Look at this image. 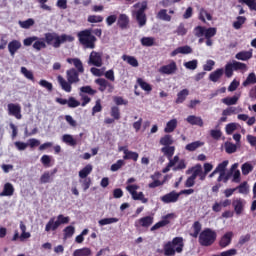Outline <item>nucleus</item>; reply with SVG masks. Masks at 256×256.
<instances>
[{
  "instance_id": "c9c22d12",
  "label": "nucleus",
  "mask_w": 256,
  "mask_h": 256,
  "mask_svg": "<svg viewBox=\"0 0 256 256\" xmlns=\"http://www.w3.org/2000/svg\"><path fill=\"white\" fill-rule=\"evenodd\" d=\"M235 189L241 195H249V184L247 183V181L242 182Z\"/></svg>"
},
{
  "instance_id": "a211bd4d",
  "label": "nucleus",
  "mask_w": 256,
  "mask_h": 256,
  "mask_svg": "<svg viewBox=\"0 0 256 256\" xmlns=\"http://www.w3.org/2000/svg\"><path fill=\"white\" fill-rule=\"evenodd\" d=\"M22 44L19 40H12L8 43V51L11 55V57H15V53L21 49Z\"/></svg>"
},
{
  "instance_id": "de8ad7c7",
  "label": "nucleus",
  "mask_w": 256,
  "mask_h": 256,
  "mask_svg": "<svg viewBox=\"0 0 256 256\" xmlns=\"http://www.w3.org/2000/svg\"><path fill=\"white\" fill-rule=\"evenodd\" d=\"M187 28L185 27V23H180L178 25V27L176 28V30L174 31V33H176V35L180 36V37H185V35H187Z\"/></svg>"
},
{
  "instance_id": "58836bf2",
  "label": "nucleus",
  "mask_w": 256,
  "mask_h": 256,
  "mask_svg": "<svg viewBox=\"0 0 256 256\" xmlns=\"http://www.w3.org/2000/svg\"><path fill=\"white\" fill-rule=\"evenodd\" d=\"M21 73L22 75H24V77L26 79H28L29 81H32V83H35V76L33 75V71L28 70L26 67H21Z\"/></svg>"
},
{
  "instance_id": "473e14b6",
  "label": "nucleus",
  "mask_w": 256,
  "mask_h": 256,
  "mask_svg": "<svg viewBox=\"0 0 256 256\" xmlns=\"http://www.w3.org/2000/svg\"><path fill=\"white\" fill-rule=\"evenodd\" d=\"M177 129V119H172L167 122L166 127L164 128L165 133H173Z\"/></svg>"
},
{
  "instance_id": "864d4df0",
  "label": "nucleus",
  "mask_w": 256,
  "mask_h": 256,
  "mask_svg": "<svg viewBox=\"0 0 256 256\" xmlns=\"http://www.w3.org/2000/svg\"><path fill=\"white\" fill-rule=\"evenodd\" d=\"M110 115L115 119L116 121H119L121 119V110L117 106H112L110 110Z\"/></svg>"
},
{
  "instance_id": "774afa93",
  "label": "nucleus",
  "mask_w": 256,
  "mask_h": 256,
  "mask_svg": "<svg viewBox=\"0 0 256 256\" xmlns=\"http://www.w3.org/2000/svg\"><path fill=\"white\" fill-rule=\"evenodd\" d=\"M241 169H242V174L243 175H248L249 173H251V171H253V165L246 162L242 165Z\"/></svg>"
},
{
  "instance_id": "c03bdc74",
  "label": "nucleus",
  "mask_w": 256,
  "mask_h": 256,
  "mask_svg": "<svg viewBox=\"0 0 256 256\" xmlns=\"http://www.w3.org/2000/svg\"><path fill=\"white\" fill-rule=\"evenodd\" d=\"M19 25L22 29H31L35 25V20L33 18H28L25 21H19Z\"/></svg>"
},
{
  "instance_id": "b1692460",
  "label": "nucleus",
  "mask_w": 256,
  "mask_h": 256,
  "mask_svg": "<svg viewBox=\"0 0 256 256\" xmlns=\"http://www.w3.org/2000/svg\"><path fill=\"white\" fill-rule=\"evenodd\" d=\"M55 173H57V169H54L52 172H44L40 177V183H51V181H53V175H55Z\"/></svg>"
},
{
  "instance_id": "f8f14e48",
  "label": "nucleus",
  "mask_w": 256,
  "mask_h": 256,
  "mask_svg": "<svg viewBox=\"0 0 256 256\" xmlns=\"http://www.w3.org/2000/svg\"><path fill=\"white\" fill-rule=\"evenodd\" d=\"M231 241H233V232H226L219 241V247H221V249H225V247H229V245H231Z\"/></svg>"
},
{
  "instance_id": "f704fd0d",
  "label": "nucleus",
  "mask_w": 256,
  "mask_h": 256,
  "mask_svg": "<svg viewBox=\"0 0 256 256\" xmlns=\"http://www.w3.org/2000/svg\"><path fill=\"white\" fill-rule=\"evenodd\" d=\"M122 59L126 61L128 65H131V67H139V61L135 56L123 55Z\"/></svg>"
},
{
  "instance_id": "423d86ee",
  "label": "nucleus",
  "mask_w": 256,
  "mask_h": 256,
  "mask_svg": "<svg viewBox=\"0 0 256 256\" xmlns=\"http://www.w3.org/2000/svg\"><path fill=\"white\" fill-rule=\"evenodd\" d=\"M90 65H94V67H102L103 66V54L101 52L92 51L89 55Z\"/></svg>"
},
{
  "instance_id": "bb28decb",
  "label": "nucleus",
  "mask_w": 256,
  "mask_h": 256,
  "mask_svg": "<svg viewBox=\"0 0 256 256\" xmlns=\"http://www.w3.org/2000/svg\"><path fill=\"white\" fill-rule=\"evenodd\" d=\"M251 57H253V52L251 51H241L238 52L235 56V58L238 59V61H249Z\"/></svg>"
},
{
  "instance_id": "dca6fc26",
  "label": "nucleus",
  "mask_w": 256,
  "mask_h": 256,
  "mask_svg": "<svg viewBox=\"0 0 256 256\" xmlns=\"http://www.w3.org/2000/svg\"><path fill=\"white\" fill-rule=\"evenodd\" d=\"M179 53L181 55H189L193 53V48H191V46L189 45L180 46L176 48L174 51H172L170 55L171 57H176V55H179Z\"/></svg>"
},
{
  "instance_id": "5701e85b",
  "label": "nucleus",
  "mask_w": 256,
  "mask_h": 256,
  "mask_svg": "<svg viewBox=\"0 0 256 256\" xmlns=\"http://www.w3.org/2000/svg\"><path fill=\"white\" fill-rule=\"evenodd\" d=\"M91 173H93V165L87 164L85 168L78 172V175L80 179H89V175H91Z\"/></svg>"
},
{
  "instance_id": "6e6d98bb",
  "label": "nucleus",
  "mask_w": 256,
  "mask_h": 256,
  "mask_svg": "<svg viewBox=\"0 0 256 256\" xmlns=\"http://www.w3.org/2000/svg\"><path fill=\"white\" fill-rule=\"evenodd\" d=\"M79 93H82L83 95H96L97 94V90L91 88V86H82L80 88V92Z\"/></svg>"
},
{
  "instance_id": "0e129e2a",
  "label": "nucleus",
  "mask_w": 256,
  "mask_h": 256,
  "mask_svg": "<svg viewBox=\"0 0 256 256\" xmlns=\"http://www.w3.org/2000/svg\"><path fill=\"white\" fill-rule=\"evenodd\" d=\"M239 3H244L251 11H256V0H239Z\"/></svg>"
},
{
  "instance_id": "2f4dec72",
  "label": "nucleus",
  "mask_w": 256,
  "mask_h": 256,
  "mask_svg": "<svg viewBox=\"0 0 256 256\" xmlns=\"http://www.w3.org/2000/svg\"><path fill=\"white\" fill-rule=\"evenodd\" d=\"M187 97H189V91L187 89H183L177 94L175 103H177V105H179V104L183 103L185 101V99H187Z\"/></svg>"
},
{
  "instance_id": "6e6552de",
  "label": "nucleus",
  "mask_w": 256,
  "mask_h": 256,
  "mask_svg": "<svg viewBox=\"0 0 256 256\" xmlns=\"http://www.w3.org/2000/svg\"><path fill=\"white\" fill-rule=\"evenodd\" d=\"M177 72V63L175 61H171V63L160 67L159 73L162 75H173Z\"/></svg>"
},
{
  "instance_id": "412c9836",
  "label": "nucleus",
  "mask_w": 256,
  "mask_h": 256,
  "mask_svg": "<svg viewBox=\"0 0 256 256\" xmlns=\"http://www.w3.org/2000/svg\"><path fill=\"white\" fill-rule=\"evenodd\" d=\"M57 229H59V222L55 220V217L50 218L45 226L46 233H51V231H56Z\"/></svg>"
},
{
  "instance_id": "a19ab883",
  "label": "nucleus",
  "mask_w": 256,
  "mask_h": 256,
  "mask_svg": "<svg viewBox=\"0 0 256 256\" xmlns=\"http://www.w3.org/2000/svg\"><path fill=\"white\" fill-rule=\"evenodd\" d=\"M216 35H217V28L215 27L204 28L205 39H212V37H215Z\"/></svg>"
},
{
  "instance_id": "9d476101",
  "label": "nucleus",
  "mask_w": 256,
  "mask_h": 256,
  "mask_svg": "<svg viewBox=\"0 0 256 256\" xmlns=\"http://www.w3.org/2000/svg\"><path fill=\"white\" fill-rule=\"evenodd\" d=\"M179 192L173 190L170 193L165 194L164 196H162L160 199L162 201V203H177V201H179Z\"/></svg>"
},
{
  "instance_id": "3c124183",
  "label": "nucleus",
  "mask_w": 256,
  "mask_h": 256,
  "mask_svg": "<svg viewBox=\"0 0 256 256\" xmlns=\"http://www.w3.org/2000/svg\"><path fill=\"white\" fill-rule=\"evenodd\" d=\"M64 233V239H71L73 235H75V227L74 226H67L63 230Z\"/></svg>"
},
{
  "instance_id": "e2e57ef3",
  "label": "nucleus",
  "mask_w": 256,
  "mask_h": 256,
  "mask_svg": "<svg viewBox=\"0 0 256 256\" xmlns=\"http://www.w3.org/2000/svg\"><path fill=\"white\" fill-rule=\"evenodd\" d=\"M225 151L229 155L235 153L237 151V145L231 143V142H226L225 144Z\"/></svg>"
},
{
  "instance_id": "4be33fe9",
  "label": "nucleus",
  "mask_w": 256,
  "mask_h": 256,
  "mask_svg": "<svg viewBox=\"0 0 256 256\" xmlns=\"http://www.w3.org/2000/svg\"><path fill=\"white\" fill-rule=\"evenodd\" d=\"M13 193H15V188L13 187V184L7 182L4 184L3 191L0 193V197H11L13 196Z\"/></svg>"
},
{
  "instance_id": "9b49d317",
  "label": "nucleus",
  "mask_w": 256,
  "mask_h": 256,
  "mask_svg": "<svg viewBox=\"0 0 256 256\" xmlns=\"http://www.w3.org/2000/svg\"><path fill=\"white\" fill-rule=\"evenodd\" d=\"M79 73L77 69L71 68L66 71V79L67 81H70V83L73 85L75 83H79L81 79H79Z\"/></svg>"
},
{
  "instance_id": "c756f323",
  "label": "nucleus",
  "mask_w": 256,
  "mask_h": 256,
  "mask_svg": "<svg viewBox=\"0 0 256 256\" xmlns=\"http://www.w3.org/2000/svg\"><path fill=\"white\" fill-rule=\"evenodd\" d=\"M33 49L36 51H41V49H47V42H45V38H38L33 43Z\"/></svg>"
},
{
  "instance_id": "37998d69",
  "label": "nucleus",
  "mask_w": 256,
  "mask_h": 256,
  "mask_svg": "<svg viewBox=\"0 0 256 256\" xmlns=\"http://www.w3.org/2000/svg\"><path fill=\"white\" fill-rule=\"evenodd\" d=\"M137 83L141 87V89H143V91H147L148 93L153 91V87L151 86V84L145 82L142 78H138Z\"/></svg>"
},
{
  "instance_id": "1a4fd4ad",
  "label": "nucleus",
  "mask_w": 256,
  "mask_h": 256,
  "mask_svg": "<svg viewBox=\"0 0 256 256\" xmlns=\"http://www.w3.org/2000/svg\"><path fill=\"white\" fill-rule=\"evenodd\" d=\"M8 115H11L16 119H23V115L21 114V105L14 103L8 104Z\"/></svg>"
},
{
  "instance_id": "c85d7f7f",
  "label": "nucleus",
  "mask_w": 256,
  "mask_h": 256,
  "mask_svg": "<svg viewBox=\"0 0 256 256\" xmlns=\"http://www.w3.org/2000/svg\"><path fill=\"white\" fill-rule=\"evenodd\" d=\"M161 153H163L167 159H171L173 155H175V146H164L161 148Z\"/></svg>"
},
{
  "instance_id": "5fc2aeb1",
  "label": "nucleus",
  "mask_w": 256,
  "mask_h": 256,
  "mask_svg": "<svg viewBox=\"0 0 256 256\" xmlns=\"http://www.w3.org/2000/svg\"><path fill=\"white\" fill-rule=\"evenodd\" d=\"M132 199L134 201H141L142 203L149 202V199L145 198V194H143V192H135V194L132 195Z\"/></svg>"
},
{
  "instance_id": "13d9d810",
  "label": "nucleus",
  "mask_w": 256,
  "mask_h": 256,
  "mask_svg": "<svg viewBox=\"0 0 256 256\" xmlns=\"http://www.w3.org/2000/svg\"><path fill=\"white\" fill-rule=\"evenodd\" d=\"M227 165H229V160H224L222 163L217 165L215 173H225V171H227Z\"/></svg>"
},
{
  "instance_id": "bf43d9fd",
  "label": "nucleus",
  "mask_w": 256,
  "mask_h": 256,
  "mask_svg": "<svg viewBox=\"0 0 256 256\" xmlns=\"http://www.w3.org/2000/svg\"><path fill=\"white\" fill-rule=\"evenodd\" d=\"M79 183H81V187L83 189V191H87L89 189V187H91V178H81L79 180Z\"/></svg>"
},
{
  "instance_id": "72a5a7b5",
  "label": "nucleus",
  "mask_w": 256,
  "mask_h": 256,
  "mask_svg": "<svg viewBox=\"0 0 256 256\" xmlns=\"http://www.w3.org/2000/svg\"><path fill=\"white\" fill-rule=\"evenodd\" d=\"M173 143V136L169 134H166L162 138H160V145H163L164 147H171Z\"/></svg>"
},
{
  "instance_id": "79ce46f5",
  "label": "nucleus",
  "mask_w": 256,
  "mask_h": 256,
  "mask_svg": "<svg viewBox=\"0 0 256 256\" xmlns=\"http://www.w3.org/2000/svg\"><path fill=\"white\" fill-rule=\"evenodd\" d=\"M157 19H160L161 21H171V15L167 14V9H161L157 15Z\"/></svg>"
},
{
  "instance_id": "f257e3e1",
  "label": "nucleus",
  "mask_w": 256,
  "mask_h": 256,
  "mask_svg": "<svg viewBox=\"0 0 256 256\" xmlns=\"http://www.w3.org/2000/svg\"><path fill=\"white\" fill-rule=\"evenodd\" d=\"M193 232L190 233V237L197 239L201 247H211L217 241V232L211 228H206L201 232V222L195 221L192 225Z\"/></svg>"
},
{
  "instance_id": "f3484780",
  "label": "nucleus",
  "mask_w": 256,
  "mask_h": 256,
  "mask_svg": "<svg viewBox=\"0 0 256 256\" xmlns=\"http://www.w3.org/2000/svg\"><path fill=\"white\" fill-rule=\"evenodd\" d=\"M67 63L74 65L78 73H85V68L83 67V62L79 58H67Z\"/></svg>"
},
{
  "instance_id": "8fccbe9b",
  "label": "nucleus",
  "mask_w": 256,
  "mask_h": 256,
  "mask_svg": "<svg viewBox=\"0 0 256 256\" xmlns=\"http://www.w3.org/2000/svg\"><path fill=\"white\" fill-rule=\"evenodd\" d=\"M140 41L143 47H153L155 45V38L153 37H143Z\"/></svg>"
},
{
  "instance_id": "ea45409f",
  "label": "nucleus",
  "mask_w": 256,
  "mask_h": 256,
  "mask_svg": "<svg viewBox=\"0 0 256 256\" xmlns=\"http://www.w3.org/2000/svg\"><path fill=\"white\" fill-rule=\"evenodd\" d=\"M221 101L222 103H224V105H228V106L237 105V101H239V96L234 95L232 97H226V98H223Z\"/></svg>"
},
{
  "instance_id": "cd10ccee",
  "label": "nucleus",
  "mask_w": 256,
  "mask_h": 256,
  "mask_svg": "<svg viewBox=\"0 0 256 256\" xmlns=\"http://www.w3.org/2000/svg\"><path fill=\"white\" fill-rule=\"evenodd\" d=\"M63 143H66V145H69L70 147H77V140L73 138V135L71 134H64L62 136Z\"/></svg>"
},
{
  "instance_id": "0eeeda50",
  "label": "nucleus",
  "mask_w": 256,
  "mask_h": 256,
  "mask_svg": "<svg viewBox=\"0 0 256 256\" xmlns=\"http://www.w3.org/2000/svg\"><path fill=\"white\" fill-rule=\"evenodd\" d=\"M154 218L153 216H145L135 221V227H144V229H149L153 225Z\"/></svg>"
},
{
  "instance_id": "20e7f679",
  "label": "nucleus",
  "mask_w": 256,
  "mask_h": 256,
  "mask_svg": "<svg viewBox=\"0 0 256 256\" xmlns=\"http://www.w3.org/2000/svg\"><path fill=\"white\" fill-rule=\"evenodd\" d=\"M77 38L84 49H95L97 37L93 35V30L85 29L77 33Z\"/></svg>"
},
{
  "instance_id": "aec40b11",
  "label": "nucleus",
  "mask_w": 256,
  "mask_h": 256,
  "mask_svg": "<svg viewBox=\"0 0 256 256\" xmlns=\"http://www.w3.org/2000/svg\"><path fill=\"white\" fill-rule=\"evenodd\" d=\"M117 25L120 29H129V16L127 14H120L117 20Z\"/></svg>"
},
{
  "instance_id": "2eb2a0df",
  "label": "nucleus",
  "mask_w": 256,
  "mask_h": 256,
  "mask_svg": "<svg viewBox=\"0 0 256 256\" xmlns=\"http://www.w3.org/2000/svg\"><path fill=\"white\" fill-rule=\"evenodd\" d=\"M57 81L63 91H65L66 93H71L72 91L71 85H73L72 82H70L69 80H65V78H63V76L61 75L57 76Z\"/></svg>"
},
{
  "instance_id": "393cba45",
  "label": "nucleus",
  "mask_w": 256,
  "mask_h": 256,
  "mask_svg": "<svg viewBox=\"0 0 256 256\" xmlns=\"http://www.w3.org/2000/svg\"><path fill=\"white\" fill-rule=\"evenodd\" d=\"M186 121L190 125H197L198 127H203V119L199 116L190 115L186 118Z\"/></svg>"
},
{
  "instance_id": "7c9ffc66",
  "label": "nucleus",
  "mask_w": 256,
  "mask_h": 256,
  "mask_svg": "<svg viewBox=\"0 0 256 256\" xmlns=\"http://www.w3.org/2000/svg\"><path fill=\"white\" fill-rule=\"evenodd\" d=\"M93 255V252L91 251L90 248H80V249H76L73 252V256H91Z\"/></svg>"
},
{
  "instance_id": "09e8293b",
  "label": "nucleus",
  "mask_w": 256,
  "mask_h": 256,
  "mask_svg": "<svg viewBox=\"0 0 256 256\" xmlns=\"http://www.w3.org/2000/svg\"><path fill=\"white\" fill-rule=\"evenodd\" d=\"M100 227H104V225H111L113 223H119V218H103L98 221Z\"/></svg>"
},
{
  "instance_id": "4c0bfd02",
  "label": "nucleus",
  "mask_w": 256,
  "mask_h": 256,
  "mask_svg": "<svg viewBox=\"0 0 256 256\" xmlns=\"http://www.w3.org/2000/svg\"><path fill=\"white\" fill-rule=\"evenodd\" d=\"M20 230H21V235H20V241H23L24 239H29L31 237V233L27 232V226L23 221L20 222Z\"/></svg>"
},
{
  "instance_id": "f03ea898",
  "label": "nucleus",
  "mask_w": 256,
  "mask_h": 256,
  "mask_svg": "<svg viewBox=\"0 0 256 256\" xmlns=\"http://www.w3.org/2000/svg\"><path fill=\"white\" fill-rule=\"evenodd\" d=\"M44 41L47 45L54 47V49H59L63 43H73L75 37L67 34L59 35L55 32H48L44 34Z\"/></svg>"
},
{
  "instance_id": "e433bc0d",
  "label": "nucleus",
  "mask_w": 256,
  "mask_h": 256,
  "mask_svg": "<svg viewBox=\"0 0 256 256\" xmlns=\"http://www.w3.org/2000/svg\"><path fill=\"white\" fill-rule=\"evenodd\" d=\"M204 143L201 141H195L192 143H189L185 146L186 151H197V149H199V147H203Z\"/></svg>"
},
{
  "instance_id": "603ef678",
  "label": "nucleus",
  "mask_w": 256,
  "mask_h": 256,
  "mask_svg": "<svg viewBox=\"0 0 256 256\" xmlns=\"http://www.w3.org/2000/svg\"><path fill=\"white\" fill-rule=\"evenodd\" d=\"M255 83H256V75L255 73L252 72L247 76L246 80L243 82V87H247L249 85H255Z\"/></svg>"
},
{
  "instance_id": "680f3d73",
  "label": "nucleus",
  "mask_w": 256,
  "mask_h": 256,
  "mask_svg": "<svg viewBox=\"0 0 256 256\" xmlns=\"http://www.w3.org/2000/svg\"><path fill=\"white\" fill-rule=\"evenodd\" d=\"M103 111V106L101 105V99H97L95 105L92 108V116L96 113H101Z\"/></svg>"
},
{
  "instance_id": "39448f33",
  "label": "nucleus",
  "mask_w": 256,
  "mask_h": 256,
  "mask_svg": "<svg viewBox=\"0 0 256 256\" xmlns=\"http://www.w3.org/2000/svg\"><path fill=\"white\" fill-rule=\"evenodd\" d=\"M134 10L132 11V15L135 17L138 26L139 27H145L147 25V14H145V11H147V2L144 1L142 3L138 2L133 5Z\"/></svg>"
},
{
  "instance_id": "7ed1b4c3",
  "label": "nucleus",
  "mask_w": 256,
  "mask_h": 256,
  "mask_svg": "<svg viewBox=\"0 0 256 256\" xmlns=\"http://www.w3.org/2000/svg\"><path fill=\"white\" fill-rule=\"evenodd\" d=\"M185 242L183 237H174L172 241H168L163 246L165 256H175L176 253H183Z\"/></svg>"
},
{
  "instance_id": "a18cd8bd",
  "label": "nucleus",
  "mask_w": 256,
  "mask_h": 256,
  "mask_svg": "<svg viewBox=\"0 0 256 256\" xmlns=\"http://www.w3.org/2000/svg\"><path fill=\"white\" fill-rule=\"evenodd\" d=\"M95 84L99 85V91L103 93L107 89V86L109 85V82L105 80V78H98L95 80Z\"/></svg>"
},
{
  "instance_id": "49530a36",
  "label": "nucleus",
  "mask_w": 256,
  "mask_h": 256,
  "mask_svg": "<svg viewBox=\"0 0 256 256\" xmlns=\"http://www.w3.org/2000/svg\"><path fill=\"white\" fill-rule=\"evenodd\" d=\"M245 21H247V18L245 16H238L236 18V21L233 22L234 29H241L243 25H245Z\"/></svg>"
},
{
  "instance_id": "4d7b16f0",
  "label": "nucleus",
  "mask_w": 256,
  "mask_h": 256,
  "mask_svg": "<svg viewBox=\"0 0 256 256\" xmlns=\"http://www.w3.org/2000/svg\"><path fill=\"white\" fill-rule=\"evenodd\" d=\"M205 17L208 21H211L213 19V16H211V14L207 12V10L201 9L200 15H199L200 21H202L203 23H206Z\"/></svg>"
},
{
  "instance_id": "a878e982",
  "label": "nucleus",
  "mask_w": 256,
  "mask_h": 256,
  "mask_svg": "<svg viewBox=\"0 0 256 256\" xmlns=\"http://www.w3.org/2000/svg\"><path fill=\"white\" fill-rule=\"evenodd\" d=\"M223 73H225V70H223V68H218L214 72L210 73L209 79L213 83H217V81H219V79L223 77Z\"/></svg>"
},
{
  "instance_id": "6ab92c4d",
  "label": "nucleus",
  "mask_w": 256,
  "mask_h": 256,
  "mask_svg": "<svg viewBox=\"0 0 256 256\" xmlns=\"http://www.w3.org/2000/svg\"><path fill=\"white\" fill-rule=\"evenodd\" d=\"M232 205L236 215H241L245 207V200L243 198H237L236 200H233Z\"/></svg>"
},
{
  "instance_id": "052dcab7",
  "label": "nucleus",
  "mask_w": 256,
  "mask_h": 256,
  "mask_svg": "<svg viewBox=\"0 0 256 256\" xmlns=\"http://www.w3.org/2000/svg\"><path fill=\"white\" fill-rule=\"evenodd\" d=\"M232 67L234 68V71H247V64L242 62L234 61Z\"/></svg>"
},
{
  "instance_id": "338daca9",
  "label": "nucleus",
  "mask_w": 256,
  "mask_h": 256,
  "mask_svg": "<svg viewBox=\"0 0 256 256\" xmlns=\"http://www.w3.org/2000/svg\"><path fill=\"white\" fill-rule=\"evenodd\" d=\"M227 135H233L234 131H237V123H229L225 127Z\"/></svg>"
},
{
  "instance_id": "4468645a",
  "label": "nucleus",
  "mask_w": 256,
  "mask_h": 256,
  "mask_svg": "<svg viewBox=\"0 0 256 256\" xmlns=\"http://www.w3.org/2000/svg\"><path fill=\"white\" fill-rule=\"evenodd\" d=\"M120 151H123V153H124L123 159L125 161L131 160V161L137 162L139 159V153H137V152H133V151L123 148V147L120 148Z\"/></svg>"
},
{
  "instance_id": "69168bd1",
  "label": "nucleus",
  "mask_w": 256,
  "mask_h": 256,
  "mask_svg": "<svg viewBox=\"0 0 256 256\" xmlns=\"http://www.w3.org/2000/svg\"><path fill=\"white\" fill-rule=\"evenodd\" d=\"M88 23H103V16L90 15V16H88Z\"/></svg>"
},
{
  "instance_id": "ddd939ff",
  "label": "nucleus",
  "mask_w": 256,
  "mask_h": 256,
  "mask_svg": "<svg viewBox=\"0 0 256 256\" xmlns=\"http://www.w3.org/2000/svg\"><path fill=\"white\" fill-rule=\"evenodd\" d=\"M173 218V214H167L162 218L161 221L157 222L155 225H153L150 228V231H157V229H161V227H166V225H169L171 221L169 219Z\"/></svg>"
}]
</instances>
